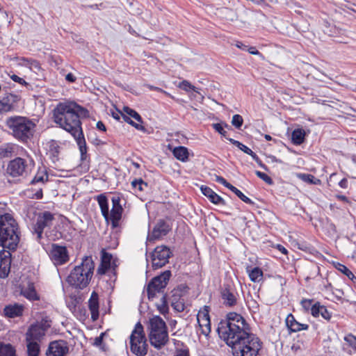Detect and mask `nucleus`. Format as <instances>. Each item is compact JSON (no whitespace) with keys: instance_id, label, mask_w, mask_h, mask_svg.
Instances as JSON below:
<instances>
[{"instance_id":"obj_46","label":"nucleus","mask_w":356,"mask_h":356,"mask_svg":"<svg viewBox=\"0 0 356 356\" xmlns=\"http://www.w3.org/2000/svg\"><path fill=\"white\" fill-rule=\"evenodd\" d=\"M313 300L311 299H303L301 300V305L306 312L310 311L312 312V308L314 304H312Z\"/></svg>"},{"instance_id":"obj_23","label":"nucleus","mask_w":356,"mask_h":356,"mask_svg":"<svg viewBox=\"0 0 356 356\" xmlns=\"http://www.w3.org/2000/svg\"><path fill=\"white\" fill-rule=\"evenodd\" d=\"M312 315L315 318L318 317L321 315L327 321H330L332 317L330 312H328L327 308L325 306L321 305L318 302H316L313 305L312 308Z\"/></svg>"},{"instance_id":"obj_9","label":"nucleus","mask_w":356,"mask_h":356,"mask_svg":"<svg viewBox=\"0 0 356 356\" xmlns=\"http://www.w3.org/2000/svg\"><path fill=\"white\" fill-rule=\"evenodd\" d=\"M171 276L170 270H166L154 277L147 286V293L149 300H152L157 293H162Z\"/></svg>"},{"instance_id":"obj_7","label":"nucleus","mask_w":356,"mask_h":356,"mask_svg":"<svg viewBox=\"0 0 356 356\" xmlns=\"http://www.w3.org/2000/svg\"><path fill=\"white\" fill-rule=\"evenodd\" d=\"M35 165L33 158L26 152L25 156H16L11 160L7 167V172L13 177H26Z\"/></svg>"},{"instance_id":"obj_30","label":"nucleus","mask_w":356,"mask_h":356,"mask_svg":"<svg viewBox=\"0 0 356 356\" xmlns=\"http://www.w3.org/2000/svg\"><path fill=\"white\" fill-rule=\"evenodd\" d=\"M173 155L174 156L183 162L187 161L188 158V152L186 147L183 146H179L175 147L173 149Z\"/></svg>"},{"instance_id":"obj_63","label":"nucleus","mask_w":356,"mask_h":356,"mask_svg":"<svg viewBox=\"0 0 356 356\" xmlns=\"http://www.w3.org/2000/svg\"><path fill=\"white\" fill-rule=\"evenodd\" d=\"M175 356H188V352L185 350H180Z\"/></svg>"},{"instance_id":"obj_53","label":"nucleus","mask_w":356,"mask_h":356,"mask_svg":"<svg viewBox=\"0 0 356 356\" xmlns=\"http://www.w3.org/2000/svg\"><path fill=\"white\" fill-rule=\"evenodd\" d=\"M213 129L223 136H226V131L224 130L222 125L220 123H216L212 124Z\"/></svg>"},{"instance_id":"obj_29","label":"nucleus","mask_w":356,"mask_h":356,"mask_svg":"<svg viewBox=\"0 0 356 356\" xmlns=\"http://www.w3.org/2000/svg\"><path fill=\"white\" fill-rule=\"evenodd\" d=\"M22 294L30 300H36L39 299L33 284L32 283H29L26 288H23L22 289Z\"/></svg>"},{"instance_id":"obj_47","label":"nucleus","mask_w":356,"mask_h":356,"mask_svg":"<svg viewBox=\"0 0 356 356\" xmlns=\"http://www.w3.org/2000/svg\"><path fill=\"white\" fill-rule=\"evenodd\" d=\"M346 342L356 350V337L350 334L344 337Z\"/></svg>"},{"instance_id":"obj_45","label":"nucleus","mask_w":356,"mask_h":356,"mask_svg":"<svg viewBox=\"0 0 356 356\" xmlns=\"http://www.w3.org/2000/svg\"><path fill=\"white\" fill-rule=\"evenodd\" d=\"M243 118L240 115L236 114L232 117V124L236 128H241V127L243 124Z\"/></svg>"},{"instance_id":"obj_41","label":"nucleus","mask_w":356,"mask_h":356,"mask_svg":"<svg viewBox=\"0 0 356 356\" xmlns=\"http://www.w3.org/2000/svg\"><path fill=\"white\" fill-rule=\"evenodd\" d=\"M209 311L210 308L209 306H204L203 308L199 311L197 315V320L210 319Z\"/></svg>"},{"instance_id":"obj_22","label":"nucleus","mask_w":356,"mask_h":356,"mask_svg":"<svg viewBox=\"0 0 356 356\" xmlns=\"http://www.w3.org/2000/svg\"><path fill=\"white\" fill-rule=\"evenodd\" d=\"M10 255L11 254L9 251H5L2 254H0V277L1 278H4L8 275L10 270Z\"/></svg>"},{"instance_id":"obj_42","label":"nucleus","mask_w":356,"mask_h":356,"mask_svg":"<svg viewBox=\"0 0 356 356\" xmlns=\"http://www.w3.org/2000/svg\"><path fill=\"white\" fill-rule=\"evenodd\" d=\"M309 328V325L305 323H300L298 321L296 322L293 326H291L289 330L291 332H297L301 330H307Z\"/></svg>"},{"instance_id":"obj_40","label":"nucleus","mask_w":356,"mask_h":356,"mask_svg":"<svg viewBox=\"0 0 356 356\" xmlns=\"http://www.w3.org/2000/svg\"><path fill=\"white\" fill-rule=\"evenodd\" d=\"M298 177L305 182L316 184L320 180L316 179L314 175L309 174H300Z\"/></svg>"},{"instance_id":"obj_54","label":"nucleus","mask_w":356,"mask_h":356,"mask_svg":"<svg viewBox=\"0 0 356 356\" xmlns=\"http://www.w3.org/2000/svg\"><path fill=\"white\" fill-rule=\"evenodd\" d=\"M10 79L15 81V82H17L21 85H23V86H26L28 85L27 82L22 78L18 76L16 74H13L10 76Z\"/></svg>"},{"instance_id":"obj_1","label":"nucleus","mask_w":356,"mask_h":356,"mask_svg":"<svg viewBox=\"0 0 356 356\" xmlns=\"http://www.w3.org/2000/svg\"><path fill=\"white\" fill-rule=\"evenodd\" d=\"M248 323L239 314L229 312L218 327L220 337L232 349L234 356H258L260 339L250 333Z\"/></svg>"},{"instance_id":"obj_11","label":"nucleus","mask_w":356,"mask_h":356,"mask_svg":"<svg viewBox=\"0 0 356 356\" xmlns=\"http://www.w3.org/2000/svg\"><path fill=\"white\" fill-rule=\"evenodd\" d=\"M170 254L171 252L168 247L164 245L156 247L151 256L152 268L157 269L165 266L168 263Z\"/></svg>"},{"instance_id":"obj_50","label":"nucleus","mask_w":356,"mask_h":356,"mask_svg":"<svg viewBox=\"0 0 356 356\" xmlns=\"http://www.w3.org/2000/svg\"><path fill=\"white\" fill-rule=\"evenodd\" d=\"M296 322H298L294 316L291 314H288V316H286V325L288 327V329H289L291 326H293V325H294Z\"/></svg>"},{"instance_id":"obj_6","label":"nucleus","mask_w":356,"mask_h":356,"mask_svg":"<svg viewBox=\"0 0 356 356\" xmlns=\"http://www.w3.org/2000/svg\"><path fill=\"white\" fill-rule=\"evenodd\" d=\"M13 136L19 141L27 142L33 136L35 124L25 117H14L7 120Z\"/></svg>"},{"instance_id":"obj_51","label":"nucleus","mask_w":356,"mask_h":356,"mask_svg":"<svg viewBox=\"0 0 356 356\" xmlns=\"http://www.w3.org/2000/svg\"><path fill=\"white\" fill-rule=\"evenodd\" d=\"M47 179V175H43V174H37L34 178L32 179L31 183L35 184L42 182L44 183V179Z\"/></svg>"},{"instance_id":"obj_2","label":"nucleus","mask_w":356,"mask_h":356,"mask_svg":"<svg viewBox=\"0 0 356 356\" xmlns=\"http://www.w3.org/2000/svg\"><path fill=\"white\" fill-rule=\"evenodd\" d=\"M87 115V110L73 102H60L53 110L54 122L73 136L79 147L82 159L86 154V143L80 118Z\"/></svg>"},{"instance_id":"obj_5","label":"nucleus","mask_w":356,"mask_h":356,"mask_svg":"<svg viewBox=\"0 0 356 356\" xmlns=\"http://www.w3.org/2000/svg\"><path fill=\"white\" fill-rule=\"evenodd\" d=\"M149 340L152 346L156 349H161L168 342V328L164 321L159 316L149 319Z\"/></svg>"},{"instance_id":"obj_15","label":"nucleus","mask_w":356,"mask_h":356,"mask_svg":"<svg viewBox=\"0 0 356 356\" xmlns=\"http://www.w3.org/2000/svg\"><path fill=\"white\" fill-rule=\"evenodd\" d=\"M69 353V346L67 341L58 340L49 343L46 352L47 356H66Z\"/></svg>"},{"instance_id":"obj_13","label":"nucleus","mask_w":356,"mask_h":356,"mask_svg":"<svg viewBox=\"0 0 356 356\" xmlns=\"http://www.w3.org/2000/svg\"><path fill=\"white\" fill-rule=\"evenodd\" d=\"M26 150L15 143H5L0 146V159L16 156H25Z\"/></svg>"},{"instance_id":"obj_59","label":"nucleus","mask_w":356,"mask_h":356,"mask_svg":"<svg viewBox=\"0 0 356 356\" xmlns=\"http://www.w3.org/2000/svg\"><path fill=\"white\" fill-rule=\"evenodd\" d=\"M339 185L342 188H348V180L346 178L342 179L339 183Z\"/></svg>"},{"instance_id":"obj_60","label":"nucleus","mask_w":356,"mask_h":356,"mask_svg":"<svg viewBox=\"0 0 356 356\" xmlns=\"http://www.w3.org/2000/svg\"><path fill=\"white\" fill-rule=\"evenodd\" d=\"M236 46L243 51H246L248 49V45H245V44L239 41L236 42Z\"/></svg>"},{"instance_id":"obj_49","label":"nucleus","mask_w":356,"mask_h":356,"mask_svg":"<svg viewBox=\"0 0 356 356\" xmlns=\"http://www.w3.org/2000/svg\"><path fill=\"white\" fill-rule=\"evenodd\" d=\"M255 174L257 175V176L258 177L261 179L263 181H264L268 184L271 185L273 183V179L265 173L260 172V171H256Z\"/></svg>"},{"instance_id":"obj_37","label":"nucleus","mask_w":356,"mask_h":356,"mask_svg":"<svg viewBox=\"0 0 356 356\" xmlns=\"http://www.w3.org/2000/svg\"><path fill=\"white\" fill-rule=\"evenodd\" d=\"M131 186L134 189L135 192H141L143 191L145 188L147 187V184L142 179H138L132 181Z\"/></svg>"},{"instance_id":"obj_34","label":"nucleus","mask_w":356,"mask_h":356,"mask_svg":"<svg viewBox=\"0 0 356 356\" xmlns=\"http://www.w3.org/2000/svg\"><path fill=\"white\" fill-rule=\"evenodd\" d=\"M249 277L254 282H259L263 278V271L258 267H254L248 271Z\"/></svg>"},{"instance_id":"obj_14","label":"nucleus","mask_w":356,"mask_h":356,"mask_svg":"<svg viewBox=\"0 0 356 356\" xmlns=\"http://www.w3.org/2000/svg\"><path fill=\"white\" fill-rule=\"evenodd\" d=\"M113 207L109 214V219L113 228L119 225V222L122 218L123 209L120 204V197L119 195H115L111 198Z\"/></svg>"},{"instance_id":"obj_52","label":"nucleus","mask_w":356,"mask_h":356,"mask_svg":"<svg viewBox=\"0 0 356 356\" xmlns=\"http://www.w3.org/2000/svg\"><path fill=\"white\" fill-rule=\"evenodd\" d=\"M215 180L218 183H220V184H222L223 186H225L226 188H227L229 189L232 186L231 184L227 182L225 179H224L222 177H220V176L216 175Z\"/></svg>"},{"instance_id":"obj_10","label":"nucleus","mask_w":356,"mask_h":356,"mask_svg":"<svg viewBox=\"0 0 356 356\" xmlns=\"http://www.w3.org/2000/svg\"><path fill=\"white\" fill-rule=\"evenodd\" d=\"M54 220V215L49 211H45L38 214L36 222L33 227L34 232L37 234L38 240L42 238V233L46 228H51Z\"/></svg>"},{"instance_id":"obj_12","label":"nucleus","mask_w":356,"mask_h":356,"mask_svg":"<svg viewBox=\"0 0 356 356\" xmlns=\"http://www.w3.org/2000/svg\"><path fill=\"white\" fill-rule=\"evenodd\" d=\"M49 257L55 265H62L69 259L68 252L65 246L52 244L49 250Z\"/></svg>"},{"instance_id":"obj_56","label":"nucleus","mask_w":356,"mask_h":356,"mask_svg":"<svg viewBox=\"0 0 356 356\" xmlns=\"http://www.w3.org/2000/svg\"><path fill=\"white\" fill-rule=\"evenodd\" d=\"M246 51L252 55H261L260 52L258 50H257V49L254 47L248 46V49Z\"/></svg>"},{"instance_id":"obj_26","label":"nucleus","mask_w":356,"mask_h":356,"mask_svg":"<svg viewBox=\"0 0 356 356\" xmlns=\"http://www.w3.org/2000/svg\"><path fill=\"white\" fill-rule=\"evenodd\" d=\"M15 59L17 61L18 65L26 67L31 70L40 69L39 63L35 60L25 57H16Z\"/></svg>"},{"instance_id":"obj_38","label":"nucleus","mask_w":356,"mask_h":356,"mask_svg":"<svg viewBox=\"0 0 356 356\" xmlns=\"http://www.w3.org/2000/svg\"><path fill=\"white\" fill-rule=\"evenodd\" d=\"M229 190L234 193L238 198H240L243 202H245L246 204H254V202L249 197L245 196L240 190H238L235 186H232Z\"/></svg>"},{"instance_id":"obj_27","label":"nucleus","mask_w":356,"mask_h":356,"mask_svg":"<svg viewBox=\"0 0 356 356\" xmlns=\"http://www.w3.org/2000/svg\"><path fill=\"white\" fill-rule=\"evenodd\" d=\"M97 202L101 209L102 214L106 220H109V209L108 200L104 195L97 197Z\"/></svg>"},{"instance_id":"obj_25","label":"nucleus","mask_w":356,"mask_h":356,"mask_svg":"<svg viewBox=\"0 0 356 356\" xmlns=\"http://www.w3.org/2000/svg\"><path fill=\"white\" fill-rule=\"evenodd\" d=\"M221 296L224 301V304L228 306H233L236 302V298L233 293L227 287H225L222 289L221 292Z\"/></svg>"},{"instance_id":"obj_18","label":"nucleus","mask_w":356,"mask_h":356,"mask_svg":"<svg viewBox=\"0 0 356 356\" xmlns=\"http://www.w3.org/2000/svg\"><path fill=\"white\" fill-rule=\"evenodd\" d=\"M170 230L169 225L163 220H160L154 227L152 233L148 236L149 241L159 239L165 236Z\"/></svg>"},{"instance_id":"obj_3","label":"nucleus","mask_w":356,"mask_h":356,"mask_svg":"<svg viewBox=\"0 0 356 356\" xmlns=\"http://www.w3.org/2000/svg\"><path fill=\"white\" fill-rule=\"evenodd\" d=\"M18 224L10 213L0 215V245L15 250L19 241Z\"/></svg>"},{"instance_id":"obj_36","label":"nucleus","mask_w":356,"mask_h":356,"mask_svg":"<svg viewBox=\"0 0 356 356\" xmlns=\"http://www.w3.org/2000/svg\"><path fill=\"white\" fill-rule=\"evenodd\" d=\"M49 154L54 162L58 160V156L59 153V146L55 141H51L49 143Z\"/></svg>"},{"instance_id":"obj_20","label":"nucleus","mask_w":356,"mask_h":356,"mask_svg":"<svg viewBox=\"0 0 356 356\" xmlns=\"http://www.w3.org/2000/svg\"><path fill=\"white\" fill-rule=\"evenodd\" d=\"M88 307L91 313V318L93 321H95L99 318V296L93 291L88 300Z\"/></svg>"},{"instance_id":"obj_58","label":"nucleus","mask_w":356,"mask_h":356,"mask_svg":"<svg viewBox=\"0 0 356 356\" xmlns=\"http://www.w3.org/2000/svg\"><path fill=\"white\" fill-rule=\"evenodd\" d=\"M147 87L149 90H156V91H158V92H163L164 94L168 95V93L167 92H165V90H163V89H161L160 88L155 87V86H151V85H147Z\"/></svg>"},{"instance_id":"obj_48","label":"nucleus","mask_w":356,"mask_h":356,"mask_svg":"<svg viewBox=\"0 0 356 356\" xmlns=\"http://www.w3.org/2000/svg\"><path fill=\"white\" fill-rule=\"evenodd\" d=\"M51 321L48 317L43 318L40 322H38L36 324L39 325L42 329H44V332H46L47 329L51 326Z\"/></svg>"},{"instance_id":"obj_44","label":"nucleus","mask_w":356,"mask_h":356,"mask_svg":"<svg viewBox=\"0 0 356 356\" xmlns=\"http://www.w3.org/2000/svg\"><path fill=\"white\" fill-rule=\"evenodd\" d=\"M172 307L177 312L184 310V302L183 299H179L177 301L172 300Z\"/></svg>"},{"instance_id":"obj_21","label":"nucleus","mask_w":356,"mask_h":356,"mask_svg":"<svg viewBox=\"0 0 356 356\" xmlns=\"http://www.w3.org/2000/svg\"><path fill=\"white\" fill-rule=\"evenodd\" d=\"M44 334V329L40 327L39 325L33 324L29 327L26 333V340L40 341Z\"/></svg>"},{"instance_id":"obj_28","label":"nucleus","mask_w":356,"mask_h":356,"mask_svg":"<svg viewBox=\"0 0 356 356\" xmlns=\"http://www.w3.org/2000/svg\"><path fill=\"white\" fill-rule=\"evenodd\" d=\"M231 143L236 146L238 149L243 151L244 153L250 155L255 161H258V156L249 147L241 143V142L236 140L233 138H229Z\"/></svg>"},{"instance_id":"obj_31","label":"nucleus","mask_w":356,"mask_h":356,"mask_svg":"<svg viewBox=\"0 0 356 356\" xmlns=\"http://www.w3.org/2000/svg\"><path fill=\"white\" fill-rule=\"evenodd\" d=\"M305 132L303 129H295L291 134V140L294 145H298L304 142Z\"/></svg>"},{"instance_id":"obj_33","label":"nucleus","mask_w":356,"mask_h":356,"mask_svg":"<svg viewBox=\"0 0 356 356\" xmlns=\"http://www.w3.org/2000/svg\"><path fill=\"white\" fill-rule=\"evenodd\" d=\"M0 356H16L15 350L10 343L0 341Z\"/></svg>"},{"instance_id":"obj_35","label":"nucleus","mask_w":356,"mask_h":356,"mask_svg":"<svg viewBox=\"0 0 356 356\" xmlns=\"http://www.w3.org/2000/svg\"><path fill=\"white\" fill-rule=\"evenodd\" d=\"M201 334L208 336L211 332L210 319L197 320Z\"/></svg>"},{"instance_id":"obj_4","label":"nucleus","mask_w":356,"mask_h":356,"mask_svg":"<svg viewBox=\"0 0 356 356\" xmlns=\"http://www.w3.org/2000/svg\"><path fill=\"white\" fill-rule=\"evenodd\" d=\"M94 268L95 265L92 258L86 257L80 265L74 268L66 281L74 288L83 289L90 283Z\"/></svg>"},{"instance_id":"obj_8","label":"nucleus","mask_w":356,"mask_h":356,"mask_svg":"<svg viewBox=\"0 0 356 356\" xmlns=\"http://www.w3.org/2000/svg\"><path fill=\"white\" fill-rule=\"evenodd\" d=\"M130 350L136 356H145L147 353L148 345L142 324L138 322L130 335Z\"/></svg>"},{"instance_id":"obj_24","label":"nucleus","mask_w":356,"mask_h":356,"mask_svg":"<svg viewBox=\"0 0 356 356\" xmlns=\"http://www.w3.org/2000/svg\"><path fill=\"white\" fill-rule=\"evenodd\" d=\"M112 259L113 257L111 254L103 252L102 256V263L97 269V273L101 275L105 274L111 268Z\"/></svg>"},{"instance_id":"obj_61","label":"nucleus","mask_w":356,"mask_h":356,"mask_svg":"<svg viewBox=\"0 0 356 356\" xmlns=\"http://www.w3.org/2000/svg\"><path fill=\"white\" fill-rule=\"evenodd\" d=\"M65 79L67 81L72 83L75 81L76 77L72 73H69L66 75Z\"/></svg>"},{"instance_id":"obj_16","label":"nucleus","mask_w":356,"mask_h":356,"mask_svg":"<svg viewBox=\"0 0 356 356\" xmlns=\"http://www.w3.org/2000/svg\"><path fill=\"white\" fill-rule=\"evenodd\" d=\"M123 111L124 114L122 115V118L126 122L131 124L138 130L145 129L142 125V118L136 111L128 106H124Z\"/></svg>"},{"instance_id":"obj_57","label":"nucleus","mask_w":356,"mask_h":356,"mask_svg":"<svg viewBox=\"0 0 356 356\" xmlns=\"http://www.w3.org/2000/svg\"><path fill=\"white\" fill-rule=\"evenodd\" d=\"M0 104H1V107H0V111H8L11 108V106L8 104H3V102L0 101Z\"/></svg>"},{"instance_id":"obj_32","label":"nucleus","mask_w":356,"mask_h":356,"mask_svg":"<svg viewBox=\"0 0 356 356\" xmlns=\"http://www.w3.org/2000/svg\"><path fill=\"white\" fill-rule=\"evenodd\" d=\"M28 356H38L40 353V346L38 341L33 340H26Z\"/></svg>"},{"instance_id":"obj_55","label":"nucleus","mask_w":356,"mask_h":356,"mask_svg":"<svg viewBox=\"0 0 356 356\" xmlns=\"http://www.w3.org/2000/svg\"><path fill=\"white\" fill-rule=\"evenodd\" d=\"M104 336V333H102L99 337L95 339L94 345L96 346H101L103 341V337Z\"/></svg>"},{"instance_id":"obj_64","label":"nucleus","mask_w":356,"mask_h":356,"mask_svg":"<svg viewBox=\"0 0 356 356\" xmlns=\"http://www.w3.org/2000/svg\"><path fill=\"white\" fill-rule=\"evenodd\" d=\"M277 249L284 254H286L288 252L287 250L282 245H277Z\"/></svg>"},{"instance_id":"obj_39","label":"nucleus","mask_w":356,"mask_h":356,"mask_svg":"<svg viewBox=\"0 0 356 356\" xmlns=\"http://www.w3.org/2000/svg\"><path fill=\"white\" fill-rule=\"evenodd\" d=\"M336 268L339 271L346 275L350 280H353L354 279H356L354 274L346 266L338 263L336 265Z\"/></svg>"},{"instance_id":"obj_17","label":"nucleus","mask_w":356,"mask_h":356,"mask_svg":"<svg viewBox=\"0 0 356 356\" xmlns=\"http://www.w3.org/2000/svg\"><path fill=\"white\" fill-rule=\"evenodd\" d=\"M24 309L25 307L22 304L11 303L5 306L3 314L9 318L20 317L22 316Z\"/></svg>"},{"instance_id":"obj_43","label":"nucleus","mask_w":356,"mask_h":356,"mask_svg":"<svg viewBox=\"0 0 356 356\" xmlns=\"http://www.w3.org/2000/svg\"><path fill=\"white\" fill-rule=\"evenodd\" d=\"M179 87L181 89H182L185 91H187V92L192 90L196 92H198V91L197 90V88L195 87L194 86L191 85V83L186 80H184L183 81H181L179 83Z\"/></svg>"},{"instance_id":"obj_62","label":"nucleus","mask_w":356,"mask_h":356,"mask_svg":"<svg viewBox=\"0 0 356 356\" xmlns=\"http://www.w3.org/2000/svg\"><path fill=\"white\" fill-rule=\"evenodd\" d=\"M97 128L99 130H102L103 131H106V127L102 121H99L97 123Z\"/></svg>"},{"instance_id":"obj_19","label":"nucleus","mask_w":356,"mask_h":356,"mask_svg":"<svg viewBox=\"0 0 356 356\" xmlns=\"http://www.w3.org/2000/svg\"><path fill=\"white\" fill-rule=\"evenodd\" d=\"M200 190L204 195L214 204L225 205V201L217 193H216L211 188L207 186H202Z\"/></svg>"}]
</instances>
